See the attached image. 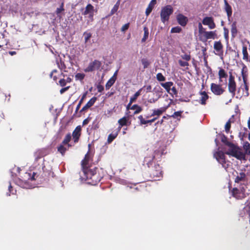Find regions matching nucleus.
I'll list each match as a JSON object with an SVG mask.
<instances>
[{
	"mask_svg": "<svg viewBox=\"0 0 250 250\" xmlns=\"http://www.w3.org/2000/svg\"><path fill=\"white\" fill-rule=\"evenodd\" d=\"M169 118H170V116H169V115H167V116H164L161 120L158 121L156 123V124L162 125L164 122L165 119H168Z\"/></svg>",
	"mask_w": 250,
	"mask_h": 250,
	"instance_id": "13d9d810",
	"label": "nucleus"
},
{
	"mask_svg": "<svg viewBox=\"0 0 250 250\" xmlns=\"http://www.w3.org/2000/svg\"><path fill=\"white\" fill-rule=\"evenodd\" d=\"M204 37L205 38L206 40L208 39H214L216 38V31H205L204 32Z\"/></svg>",
	"mask_w": 250,
	"mask_h": 250,
	"instance_id": "4be33fe9",
	"label": "nucleus"
},
{
	"mask_svg": "<svg viewBox=\"0 0 250 250\" xmlns=\"http://www.w3.org/2000/svg\"><path fill=\"white\" fill-rule=\"evenodd\" d=\"M97 100V97H92L86 104L81 109L80 112L86 111L88 108L93 105Z\"/></svg>",
	"mask_w": 250,
	"mask_h": 250,
	"instance_id": "dca6fc26",
	"label": "nucleus"
},
{
	"mask_svg": "<svg viewBox=\"0 0 250 250\" xmlns=\"http://www.w3.org/2000/svg\"><path fill=\"white\" fill-rule=\"evenodd\" d=\"M94 6L91 4H88L85 7V10L83 12V15H87L89 13L94 12Z\"/></svg>",
	"mask_w": 250,
	"mask_h": 250,
	"instance_id": "c85d7f7f",
	"label": "nucleus"
},
{
	"mask_svg": "<svg viewBox=\"0 0 250 250\" xmlns=\"http://www.w3.org/2000/svg\"><path fill=\"white\" fill-rule=\"evenodd\" d=\"M162 168L159 165H155L149 171L150 177L154 179L162 177Z\"/></svg>",
	"mask_w": 250,
	"mask_h": 250,
	"instance_id": "6e6552de",
	"label": "nucleus"
},
{
	"mask_svg": "<svg viewBox=\"0 0 250 250\" xmlns=\"http://www.w3.org/2000/svg\"><path fill=\"white\" fill-rule=\"evenodd\" d=\"M213 48L217 52L216 54L222 56L223 54V45L221 41H216L214 43Z\"/></svg>",
	"mask_w": 250,
	"mask_h": 250,
	"instance_id": "ddd939ff",
	"label": "nucleus"
},
{
	"mask_svg": "<svg viewBox=\"0 0 250 250\" xmlns=\"http://www.w3.org/2000/svg\"><path fill=\"white\" fill-rule=\"evenodd\" d=\"M143 29L144 31V36L141 40V42H145L148 39L149 36V31L148 28L146 26H144Z\"/></svg>",
	"mask_w": 250,
	"mask_h": 250,
	"instance_id": "e433bc0d",
	"label": "nucleus"
},
{
	"mask_svg": "<svg viewBox=\"0 0 250 250\" xmlns=\"http://www.w3.org/2000/svg\"><path fill=\"white\" fill-rule=\"evenodd\" d=\"M210 90L215 95L220 96L222 95L225 91V89L221 84L211 83L210 84Z\"/></svg>",
	"mask_w": 250,
	"mask_h": 250,
	"instance_id": "1a4fd4ad",
	"label": "nucleus"
},
{
	"mask_svg": "<svg viewBox=\"0 0 250 250\" xmlns=\"http://www.w3.org/2000/svg\"><path fill=\"white\" fill-rule=\"evenodd\" d=\"M167 109V107H162L158 109H154L152 110V113L151 116H156L158 118L161 116L164 112H165Z\"/></svg>",
	"mask_w": 250,
	"mask_h": 250,
	"instance_id": "a211bd4d",
	"label": "nucleus"
},
{
	"mask_svg": "<svg viewBox=\"0 0 250 250\" xmlns=\"http://www.w3.org/2000/svg\"><path fill=\"white\" fill-rule=\"evenodd\" d=\"M118 130L116 131H113L111 134H110L107 138V142L108 143H111L118 136Z\"/></svg>",
	"mask_w": 250,
	"mask_h": 250,
	"instance_id": "c756f323",
	"label": "nucleus"
},
{
	"mask_svg": "<svg viewBox=\"0 0 250 250\" xmlns=\"http://www.w3.org/2000/svg\"><path fill=\"white\" fill-rule=\"evenodd\" d=\"M236 83L235 80V77L230 73L228 82V91L232 95L235 96L236 91Z\"/></svg>",
	"mask_w": 250,
	"mask_h": 250,
	"instance_id": "423d86ee",
	"label": "nucleus"
},
{
	"mask_svg": "<svg viewBox=\"0 0 250 250\" xmlns=\"http://www.w3.org/2000/svg\"><path fill=\"white\" fill-rule=\"evenodd\" d=\"M246 177V174L244 172H241L240 173L239 175L236 176V177L235 179V183H239L240 181H242L244 180V179Z\"/></svg>",
	"mask_w": 250,
	"mask_h": 250,
	"instance_id": "ea45409f",
	"label": "nucleus"
},
{
	"mask_svg": "<svg viewBox=\"0 0 250 250\" xmlns=\"http://www.w3.org/2000/svg\"><path fill=\"white\" fill-rule=\"evenodd\" d=\"M153 5H152L151 3H149L147 6V7L146 9V14L147 16H148L150 13L151 12L153 8Z\"/></svg>",
	"mask_w": 250,
	"mask_h": 250,
	"instance_id": "09e8293b",
	"label": "nucleus"
},
{
	"mask_svg": "<svg viewBox=\"0 0 250 250\" xmlns=\"http://www.w3.org/2000/svg\"><path fill=\"white\" fill-rule=\"evenodd\" d=\"M142 91L143 88H140L134 94V95L132 97L130 98V104H132L133 102L136 101L137 98L141 94V92Z\"/></svg>",
	"mask_w": 250,
	"mask_h": 250,
	"instance_id": "2f4dec72",
	"label": "nucleus"
},
{
	"mask_svg": "<svg viewBox=\"0 0 250 250\" xmlns=\"http://www.w3.org/2000/svg\"><path fill=\"white\" fill-rule=\"evenodd\" d=\"M85 77V74L83 73H78L75 75V79L76 80L82 81Z\"/></svg>",
	"mask_w": 250,
	"mask_h": 250,
	"instance_id": "de8ad7c7",
	"label": "nucleus"
},
{
	"mask_svg": "<svg viewBox=\"0 0 250 250\" xmlns=\"http://www.w3.org/2000/svg\"><path fill=\"white\" fill-rule=\"evenodd\" d=\"M163 152L161 150L157 149L154 151L153 155L151 157H146L144 159V164L147 166L148 167H150V165H152L153 160L154 159H160Z\"/></svg>",
	"mask_w": 250,
	"mask_h": 250,
	"instance_id": "39448f33",
	"label": "nucleus"
},
{
	"mask_svg": "<svg viewBox=\"0 0 250 250\" xmlns=\"http://www.w3.org/2000/svg\"><path fill=\"white\" fill-rule=\"evenodd\" d=\"M138 119L140 120V124L141 125H146L148 123H149L148 122V120H146L144 118H143V116L142 115H140L139 116H138Z\"/></svg>",
	"mask_w": 250,
	"mask_h": 250,
	"instance_id": "8fccbe9b",
	"label": "nucleus"
},
{
	"mask_svg": "<svg viewBox=\"0 0 250 250\" xmlns=\"http://www.w3.org/2000/svg\"><path fill=\"white\" fill-rule=\"evenodd\" d=\"M119 5H120V0H118V1L116 2V3L114 5V6H113V7L112 8V9H111V12H110V15H113L114 13H115L118 8H119Z\"/></svg>",
	"mask_w": 250,
	"mask_h": 250,
	"instance_id": "a18cd8bd",
	"label": "nucleus"
},
{
	"mask_svg": "<svg viewBox=\"0 0 250 250\" xmlns=\"http://www.w3.org/2000/svg\"><path fill=\"white\" fill-rule=\"evenodd\" d=\"M243 148L246 154L250 155V144L248 142H246L244 143Z\"/></svg>",
	"mask_w": 250,
	"mask_h": 250,
	"instance_id": "a19ab883",
	"label": "nucleus"
},
{
	"mask_svg": "<svg viewBox=\"0 0 250 250\" xmlns=\"http://www.w3.org/2000/svg\"><path fill=\"white\" fill-rule=\"evenodd\" d=\"M237 22L233 21L231 25V34L232 38H234L237 34Z\"/></svg>",
	"mask_w": 250,
	"mask_h": 250,
	"instance_id": "393cba45",
	"label": "nucleus"
},
{
	"mask_svg": "<svg viewBox=\"0 0 250 250\" xmlns=\"http://www.w3.org/2000/svg\"><path fill=\"white\" fill-rule=\"evenodd\" d=\"M170 91H170V94L171 95H177V91L176 90V88L175 87H172L171 88V90Z\"/></svg>",
	"mask_w": 250,
	"mask_h": 250,
	"instance_id": "0e129e2a",
	"label": "nucleus"
},
{
	"mask_svg": "<svg viewBox=\"0 0 250 250\" xmlns=\"http://www.w3.org/2000/svg\"><path fill=\"white\" fill-rule=\"evenodd\" d=\"M128 119L126 117H124L118 120L119 126L118 127V131H120L121 128L126 125Z\"/></svg>",
	"mask_w": 250,
	"mask_h": 250,
	"instance_id": "5701e85b",
	"label": "nucleus"
},
{
	"mask_svg": "<svg viewBox=\"0 0 250 250\" xmlns=\"http://www.w3.org/2000/svg\"><path fill=\"white\" fill-rule=\"evenodd\" d=\"M44 156V152L42 150H39L35 154V161H38Z\"/></svg>",
	"mask_w": 250,
	"mask_h": 250,
	"instance_id": "58836bf2",
	"label": "nucleus"
},
{
	"mask_svg": "<svg viewBox=\"0 0 250 250\" xmlns=\"http://www.w3.org/2000/svg\"><path fill=\"white\" fill-rule=\"evenodd\" d=\"M201 97L199 100V103L202 105L206 104V102L208 99L209 96L207 93L205 91H201L200 92Z\"/></svg>",
	"mask_w": 250,
	"mask_h": 250,
	"instance_id": "f3484780",
	"label": "nucleus"
},
{
	"mask_svg": "<svg viewBox=\"0 0 250 250\" xmlns=\"http://www.w3.org/2000/svg\"><path fill=\"white\" fill-rule=\"evenodd\" d=\"M69 88H70V86H68L62 88V89H61V90L60 91V93L61 94H63L64 92H65V91L68 90Z\"/></svg>",
	"mask_w": 250,
	"mask_h": 250,
	"instance_id": "69168bd1",
	"label": "nucleus"
},
{
	"mask_svg": "<svg viewBox=\"0 0 250 250\" xmlns=\"http://www.w3.org/2000/svg\"><path fill=\"white\" fill-rule=\"evenodd\" d=\"M134 190L138 191H145L146 190V184L145 182H141L139 184H135Z\"/></svg>",
	"mask_w": 250,
	"mask_h": 250,
	"instance_id": "412c9836",
	"label": "nucleus"
},
{
	"mask_svg": "<svg viewBox=\"0 0 250 250\" xmlns=\"http://www.w3.org/2000/svg\"><path fill=\"white\" fill-rule=\"evenodd\" d=\"M101 65V62L97 60H94L93 61L89 62L87 67L84 69V71L85 72H93L96 70L99 69Z\"/></svg>",
	"mask_w": 250,
	"mask_h": 250,
	"instance_id": "0eeeda50",
	"label": "nucleus"
},
{
	"mask_svg": "<svg viewBox=\"0 0 250 250\" xmlns=\"http://www.w3.org/2000/svg\"><path fill=\"white\" fill-rule=\"evenodd\" d=\"M178 63L181 67H186V69L188 70L189 66V63L188 61H182L181 60H178Z\"/></svg>",
	"mask_w": 250,
	"mask_h": 250,
	"instance_id": "49530a36",
	"label": "nucleus"
},
{
	"mask_svg": "<svg viewBox=\"0 0 250 250\" xmlns=\"http://www.w3.org/2000/svg\"><path fill=\"white\" fill-rule=\"evenodd\" d=\"M202 23L204 25H208L211 29L215 28L216 26L212 17H206L204 18L202 21Z\"/></svg>",
	"mask_w": 250,
	"mask_h": 250,
	"instance_id": "9b49d317",
	"label": "nucleus"
},
{
	"mask_svg": "<svg viewBox=\"0 0 250 250\" xmlns=\"http://www.w3.org/2000/svg\"><path fill=\"white\" fill-rule=\"evenodd\" d=\"M173 12V9L170 5H167L162 7L160 13L162 22L165 23L166 21H167L169 19L170 16Z\"/></svg>",
	"mask_w": 250,
	"mask_h": 250,
	"instance_id": "7ed1b4c3",
	"label": "nucleus"
},
{
	"mask_svg": "<svg viewBox=\"0 0 250 250\" xmlns=\"http://www.w3.org/2000/svg\"><path fill=\"white\" fill-rule=\"evenodd\" d=\"M181 57L182 59L185 61H189L191 59V56L190 54H185L184 55H181Z\"/></svg>",
	"mask_w": 250,
	"mask_h": 250,
	"instance_id": "5fc2aeb1",
	"label": "nucleus"
},
{
	"mask_svg": "<svg viewBox=\"0 0 250 250\" xmlns=\"http://www.w3.org/2000/svg\"><path fill=\"white\" fill-rule=\"evenodd\" d=\"M64 9L63 8V3H62V6L60 8H58L56 10V14H58L60 13L62 11H63Z\"/></svg>",
	"mask_w": 250,
	"mask_h": 250,
	"instance_id": "338daca9",
	"label": "nucleus"
},
{
	"mask_svg": "<svg viewBox=\"0 0 250 250\" xmlns=\"http://www.w3.org/2000/svg\"><path fill=\"white\" fill-rule=\"evenodd\" d=\"M225 154L222 151H218L214 154V156L217 161L222 165L223 167L227 168L228 167L226 166V160Z\"/></svg>",
	"mask_w": 250,
	"mask_h": 250,
	"instance_id": "9d476101",
	"label": "nucleus"
},
{
	"mask_svg": "<svg viewBox=\"0 0 250 250\" xmlns=\"http://www.w3.org/2000/svg\"><path fill=\"white\" fill-rule=\"evenodd\" d=\"M129 27V23H127L124 24L121 28V31L125 32L126 31Z\"/></svg>",
	"mask_w": 250,
	"mask_h": 250,
	"instance_id": "680f3d73",
	"label": "nucleus"
},
{
	"mask_svg": "<svg viewBox=\"0 0 250 250\" xmlns=\"http://www.w3.org/2000/svg\"><path fill=\"white\" fill-rule=\"evenodd\" d=\"M93 154L89 149L82 161L81 165L85 180L89 184L95 185L101 181L104 174L103 168L97 167L92 168L90 165V162L93 161Z\"/></svg>",
	"mask_w": 250,
	"mask_h": 250,
	"instance_id": "f257e3e1",
	"label": "nucleus"
},
{
	"mask_svg": "<svg viewBox=\"0 0 250 250\" xmlns=\"http://www.w3.org/2000/svg\"><path fill=\"white\" fill-rule=\"evenodd\" d=\"M234 116L232 115L231 116V118H230L228 121L226 123L225 126V131L228 133L229 132L230 127H231V123L232 122H233V121L232 120V119L233 118Z\"/></svg>",
	"mask_w": 250,
	"mask_h": 250,
	"instance_id": "c9c22d12",
	"label": "nucleus"
},
{
	"mask_svg": "<svg viewBox=\"0 0 250 250\" xmlns=\"http://www.w3.org/2000/svg\"><path fill=\"white\" fill-rule=\"evenodd\" d=\"M57 64L58 65V67L61 70L65 69L66 68V65L64 63V62L62 61L61 59H60V60H57L56 61Z\"/></svg>",
	"mask_w": 250,
	"mask_h": 250,
	"instance_id": "c03bdc74",
	"label": "nucleus"
},
{
	"mask_svg": "<svg viewBox=\"0 0 250 250\" xmlns=\"http://www.w3.org/2000/svg\"><path fill=\"white\" fill-rule=\"evenodd\" d=\"M198 27H199V33L200 34H204V32H205V29L203 27L201 23H199L198 24Z\"/></svg>",
	"mask_w": 250,
	"mask_h": 250,
	"instance_id": "e2e57ef3",
	"label": "nucleus"
},
{
	"mask_svg": "<svg viewBox=\"0 0 250 250\" xmlns=\"http://www.w3.org/2000/svg\"><path fill=\"white\" fill-rule=\"evenodd\" d=\"M83 36H84L85 43H86L88 41V40L91 38L92 35L90 33L85 32L83 33Z\"/></svg>",
	"mask_w": 250,
	"mask_h": 250,
	"instance_id": "864d4df0",
	"label": "nucleus"
},
{
	"mask_svg": "<svg viewBox=\"0 0 250 250\" xmlns=\"http://www.w3.org/2000/svg\"><path fill=\"white\" fill-rule=\"evenodd\" d=\"M242 53H243V59L248 61L249 60V54L247 51V47L246 46L244 45L242 47Z\"/></svg>",
	"mask_w": 250,
	"mask_h": 250,
	"instance_id": "4c0bfd02",
	"label": "nucleus"
},
{
	"mask_svg": "<svg viewBox=\"0 0 250 250\" xmlns=\"http://www.w3.org/2000/svg\"><path fill=\"white\" fill-rule=\"evenodd\" d=\"M173 85L172 82H167L165 83H161V85L167 91V93H170L171 87Z\"/></svg>",
	"mask_w": 250,
	"mask_h": 250,
	"instance_id": "a878e982",
	"label": "nucleus"
},
{
	"mask_svg": "<svg viewBox=\"0 0 250 250\" xmlns=\"http://www.w3.org/2000/svg\"><path fill=\"white\" fill-rule=\"evenodd\" d=\"M221 141L225 145L228 146H229L230 148L234 146V145L233 143L228 141V138L224 134H223L221 137Z\"/></svg>",
	"mask_w": 250,
	"mask_h": 250,
	"instance_id": "7c9ffc66",
	"label": "nucleus"
},
{
	"mask_svg": "<svg viewBox=\"0 0 250 250\" xmlns=\"http://www.w3.org/2000/svg\"><path fill=\"white\" fill-rule=\"evenodd\" d=\"M223 30H224V38H225V39L226 41H228L229 39V29L228 28H227L226 27H224Z\"/></svg>",
	"mask_w": 250,
	"mask_h": 250,
	"instance_id": "603ef678",
	"label": "nucleus"
},
{
	"mask_svg": "<svg viewBox=\"0 0 250 250\" xmlns=\"http://www.w3.org/2000/svg\"><path fill=\"white\" fill-rule=\"evenodd\" d=\"M97 88L99 92H102L104 89L103 86L100 84L97 85Z\"/></svg>",
	"mask_w": 250,
	"mask_h": 250,
	"instance_id": "774afa93",
	"label": "nucleus"
},
{
	"mask_svg": "<svg viewBox=\"0 0 250 250\" xmlns=\"http://www.w3.org/2000/svg\"><path fill=\"white\" fill-rule=\"evenodd\" d=\"M183 112V111H176L172 115H169V116H170V118L172 117L174 119H177L178 120H180Z\"/></svg>",
	"mask_w": 250,
	"mask_h": 250,
	"instance_id": "79ce46f5",
	"label": "nucleus"
},
{
	"mask_svg": "<svg viewBox=\"0 0 250 250\" xmlns=\"http://www.w3.org/2000/svg\"><path fill=\"white\" fill-rule=\"evenodd\" d=\"M141 88H143V90H144V91H145L146 93H148L151 92L152 87L151 85H147L144 86Z\"/></svg>",
	"mask_w": 250,
	"mask_h": 250,
	"instance_id": "4d7b16f0",
	"label": "nucleus"
},
{
	"mask_svg": "<svg viewBox=\"0 0 250 250\" xmlns=\"http://www.w3.org/2000/svg\"><path fill=\"white\" fill-rule=\"evenodd\" d=\"M58 72L57 70L56 69H54L52 72L50 73V76L51 78H53V80L55 81H57V76L56 75H54V73H57Z\"/></svg>",
	"mask_w": 250,
	"mask_h": 250,
	"instance_id": "052dcab7",
	"label": "nucleus"
},
{
	"mask_svg": "<svg viewBox=\"0 0 250 250\" xmlns=\"http://www.w3.org/2000/svg\"><path fill=\"white\" fill-rule=\"evenodd\" d=\"M182 31V28L180 26L172 27L171 29V33H180Z\"/></svg>",
	"mask_w": 250,
	"mask_h": 250,
	"instance_id": "6e6d98bb",
	"label": "nucleus"
},
{
	"mask_svg": "<svg viewBox=\"0 0 250 250\" xmlns=\"http://www.w3.org/2000/svg\"><path fill=\"white\" fill-rule=\"evenodd\" d=\"M67 83L64 79H61L59 81L58 84L62 87H64L66 85Z\"/></svg>",
	"mask_w": 250,
	"mask_h": 250,
	"instance_id": "bf43d9fd",
	"label": "nucleus"
},
{
	"mask_svg": "<svg viewBox=\"0 0 250 250\" xmlns=\"http://www.w3.org/2000/svg\"><path fill=\"white\" fill-rule=\"evenodd\" d=\"M247 188V187L245 185L241 186L239 188H234L230 190L231 194L236 199L242 200L249 195L246 192Z\"/></svg>",
	"mask_w": 250,
	"mask_h": 250,
	"instance_id": "f03ea898",
	"label": "nucleus"
},
{
	"mask_svg": "<svg viewBox=\"0 0 250 250\" xmlns=\"http://www.w3.org/2000/svg\"><path fill=\"white\" fill-rule=\"evenodd\" d=\"M130 109L131 110H135V111L134 112V115L140 113L143 110V108H142V107L137 104H133V105H132L130 107Z\"/></svg>",
	"mask_w": 250,
	"mask_h": 250,
	"instance_id": "72a5a7b5",
	"label": "nucleus"
},
{
	"mask_svg": "<svg viewBox=\"0 0 250 250\" xmlns=\"http://www.w3.org/2000/svg\"><path fill=\"white\" fill-rule=\"evenodd\" d=\"M176 19L178 23L182 26H185L188 22V18L182 14H178Z\"/></svg>",
	"mask_w": 250,
	"mask_h": 250,
	"instance_id": "4468645a",
	"label": "nucleus"
},
{
	"mask_svg": "<svg viewBox=\"0 0 250 250\" xmlns=\"http://www.w3.org/2000/svg\"><path fill=\"white\" fill-rule=\"evenodd\" d=\"M225 3V9L227 12V16L229 19L232 15V9L231 6L228 3L227 0H224Z\"/></svg>",
	"mask_w": 250,
	"mask_h": 250,
	"instance_id": "b1692460",
	"label": "nucleus"
},
{
	"mask_svg": "<svg viewBox=\"0 0 250 250\" xmlns=\"http://www.w3.org/2000/svg\"><path fill=\"white\" fill-rule=\"evenodd\" d=\"M141 62L144 69L147 68L150 64V62L146 58L142 59Z\"/></svg>",
	"mask_w": 250,
	"mask_h": 250,
	"instance_id": "37998d69",
	"label": "nucleus"
},
{
	"mask_svg": "<svg viewBox=\"0 0 250 250\" xmlns=\"http://www.w3.org/2000/svg\"><path fill=\"white\" fill-rule=\"evenodd\" d=\"M244 91H243V95L245 97H248L249 96V85L248 81H243Z\"/></svg>",
	"mask_w": 250,
	"mask_h": 250,
	"instance_id": "cd10ccee",
	"label": "nucleus"
},
{
	"mask_svg": "<svg viewBox=\"0 0 250 250\" xmlns=\"http://www.w3.org/2000/svg\"><path fill=\"white\" fill-rule=\"evenodd\" d=\"M81 126L80 125H78L75 128L74 130L73 131L72 136L73 137V139L74 140V142L75 143L78 142L81 135Z\"/></svg>",
	"mask_w": 250,
	"mask_h": 250,
	"instance_id": "f8f14e48",
	"label": "nucleus"
},
{
	"mask_svg": "<svg viewBox=\"0 0 250 250\" xmlns=\"http://www.w3.org/2000/svg\"><path fill=\"white\" fill-rule=\"evenodd\" d=\"M71 139V135L70 133H68L65 137L64 139L62 141V143L63 144L66 145L68 146V147L71 146V145L69 144V142Z\"/></svg>",
	"mask_w": 250,
	"mask_h": 250,
	"instance_id": "f704fd0d",
	"label": "nucleus"
},
{
	"mask_svg": "<svg viewBox=\"0 0 250 250\" xmlns=\"http://www.w3.org/2000/svg\"><path fill=\"white\" fill-rule=\"evenodd\" d=\"M218 77L219 82H222L223 79H225V82H226V79L228 77V74L227 72L222 68H219Z\"/></svg>",
	"mask_w": 250,
	"mask_h": 250,
	"instance_id": "6ab92c4d",
	"label": "nucleus"
},
{
	"mask_svg": "<svg viewBox=\"0 0 250 250\" xmlns=\"http://www.w3.org/2000/svg\"><path fill=\"white\" fill-rule=\"evenodd\" d=\"M65 145L62 143L60 145H59L57 147L58 151L63 156L67 150H68V146H64Z\"/></svg>",
	"mask_w": 250,
	"mask_h": 250,
	"instance_id": "bb28decb",
	"label": "nucleus"
},
{
	"mask_svg": "<svg viewBox=\"0 0 250 250\" xmlns=\"http://www.w3.org/2000/svg\"><path fill=\"white\" fill-rule=\"evenodd\" d=\"M87 94V91H85L82 95V98L81 99V100H80L78 104H77V106H76V110H75V112L77 113L78 110L80 109V107H81V106L82 104V103H83V100L85 99V98H86V95Z\"/></svg>",
	"mask_w": 250,
	"mask_h": 250,
	"instance_id": "473e14b6",
	"label": "nucleus"
},
{
	"mask_svg": "<svg viewBox=\"0 0 250 250\" xmlns=\"http://www.w3.org/2000/svg\"><path fill=\"white\" fill-rule=\"evenodd\" d=\"M241 75L243 81H248V70L247 66L244 63H243V67L241 70Z\"/></svg>",
	"mask_w": 250,
	"mask_h": 250,
	"instance_id": "aec40b11",
	"label": "nucleus"
},
{
	"mask_svg": "<svg viewBox=\"0 0 250 250\" xmlns=\"http://www.w3.org/2000/svg\"><path fill=\"white\" fill-rule=\"evenodd\" d=\"M156 79L159 82H164L166 80V78L161 73H158L157 74Z\"/></svg>",
	"mask_w": 250,
	"mask_h": 250,
	"instance_id": "3c124183",
	"label": "nucleus"
},
{
	"mask_svg": "<svg viewBox=\"0 0 250 250\" xmlns=\"http://www.w3.org/2000/svg\"><path fill=\"white\" fill-rule=\"evenodd\" d=\"M226 154L231 155L238 160H246V155L242 151L239 150L238 147L234 145V146L231 147L229 151L226 152Z\"/></svg>",
	"mask_w": 250,
	"mask_h": 250,
	"instance_id": "20e7f679",
	"label": "nucleus"
},
{
	"mask_svg": "<svg viewBox=\"0 0 250 250\" xmlns=\"http://www.w3.org/2000/svg\"><path fill=\"white\" fill-rule=\"evenodd\" d=\"M118 70H116L113 75L110 78L105 84V89H109L115 83L117 79Z\"/></svg>",
	"mask_w": 250,
	"mask_h": 250,
	"instance_id": "2eb2a0df",
	"label": "nucleus"
}]
</instances>
